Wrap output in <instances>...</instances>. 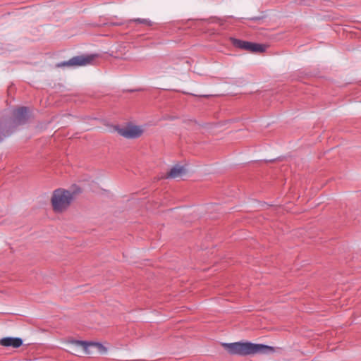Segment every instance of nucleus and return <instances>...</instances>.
<instances>
[{
  "mask_svg": "<svg viewBox=\"0 0 361 361\" xmlns=\"http://www.w3.org/2000/svg\"><path fill=\"white\" fill-rule=\"evenodd\" d=\"M27 111L28 110L26 107H20L13 112V115L17 121L21 123L25 119Z\"/></svg>",
  "mask_w": 361,
  "mask_h": 361,
  "instance_id": "nucleus-9",
  "label": "nucleus"
},
{
  "mask_svg": "<svg viewBox=\"0 0 361 361\" xmlns=\"http://www.w3.org/2000/svg\"><path fill=\"white\" fill-rule=\"evenodd\" d=\"M233 44L236 47L251 51L252 52H263L265 50V47L262 44L251 43L236 39H233Z\"/></svg>",
  "mask_w": 361,
  "mask_h": 361,
  "instance_id": "nucleus-6",
  "label": "nucleus"
},
{
  "mask_svg": "<svg viewBox=\"0 0 361 361\" xmlns=\"http://www.w3.org/2000/svg\"><path fill=\"white\" fill-rule=\"evenodd\" d=\"M94 59V55L78 56L73 57L69 61L61 63L59 66H82L90 64Z\"/></svg>",
  "mask_w": 361,
  "mask_h": 361,
  "instance_id": "nucleus-5",
  "label": "nucleus"
},
{
  "mask_svg": "<svg viewBox=\"0 0 361 361\" xmlns=\"http://www.w3.org/2000/svg\"><path fill=\"white\" fill-rule=\"evenodd\" d=\"M118 133L120 135L126 138L135 139L140 137L143 134L144 128L142 126L130 125L119 128Z\"/></svg>",
  "mask_w": 361,
  "mask_h": 361,
  "instance_id": "nucleus-4",
  "label": "nucleus"
},
{
  "mask_svg": "<svg viewBox=\"0 0 361 361\" xmlns=\"http://www.w3.org/2000/svg\"><path fill=\"white\" fill-rule=\"evenodd\" d=\"M133 21L138 23H142L147 26L152 25V22L149 20L145 18H136L133 19Z\"/></svg>",
  "mask_w": 361,
  "mask_h": 361,
  "instance_id": "nucleus-11",
  "label": "nucleus"
},
{
  "mask_svg": "<svg viewBox=\"0 0 361 361\" xmlns=\"http://www.w3.org/2000/svg\"><path fill=\"white\" fill-rule=\"evenodd\" d=\"M188 173L186 165L176 164L170 171L166 173V178H180Z\"/></svg>",
  "mask_w": 361,
  "mask_h": 361,
  "instance_id": "nucleus-7",
  "label": "nucleus"
},
{
  "mask_svg": "<svg viewBox=\"0 0 361 361\" xmlns=\"http://www.w3.org/2000/svg\"><path fill=\"white\" fill-rule=\"evenodd\" d=\"M0 345L18 348L23 345V340L20 338L6 337L0 339Z\"/></svg>",
  "mask_w": 361,
  "mask_h": 361,
  "instance_id": "nucleus-8",
  "label": "nucleus"
},
{
  "mask_svg": "<svg viewBox=\"0 0 361 361\" xmlns=\"http://www.w3.org/2000/svg\"><path fill=\"white\" fill-rule=\"evenodd\" d=\"M222 346L230 355L246 356L257 353H274V347L264 344H255L250 342H235L231 343H222Z\"/></svg>",
  "mask_w": 361,
  "mask_h": 361,
  "instance_id": "nucleus-2",
  "label": "nucleus"
},
{
  "mask_svg": "<svg viewBox=\"0 0 361 361\" xmlns=\"http://www.w3.org/2000/svg\"><path fill=\"white\" fill-rule=\"evenodd\" d=\"M69 342L77 346L82 347L86 354H90V351L89 350L90 347L95 348L100 354L102 355L105 354L107 352V348L100 343L87 342L78 340H71Z\"/></svg>",
  "mask_w": 361,
  "mask_h": 361,
  "instance_id": "nucleus-3",
  "label": "nucleus"
},
{
  "mask_svg": "<svg viewBox=\"0 0 361 361\" xmlns=\"http://www.w3.org/2000/svg\"><path fill=\"white\" fill-rule=\"evenodd\" d=\"M82 193V189L73 185L70 189L58 188L53 191L50 202L52 209L56 214L66 212L75 199L76 196Z\"/></svg>",
  "mask_w": 361,
  "mask_h": 361,
  "instance_id": "nucleus-1",
  "label": "nucleus"
},
{
  "mask_svg": "<svg viewBox=\"0 0 361 361\" xmlns=\"http://www.w3.org/2000/svg\"><path fill=\"white\" fill-rule=\"evenodd\" d=\"M179 69L175 68H169L167 69L166 73L171 77L173 78H178L179 73H178Z\"/></svg>",
  "mask_w": 361,
  "mask_h": 361,
  "instance_id": "nucleus-10",
  "label": "nucleus"
}]
</instances>
